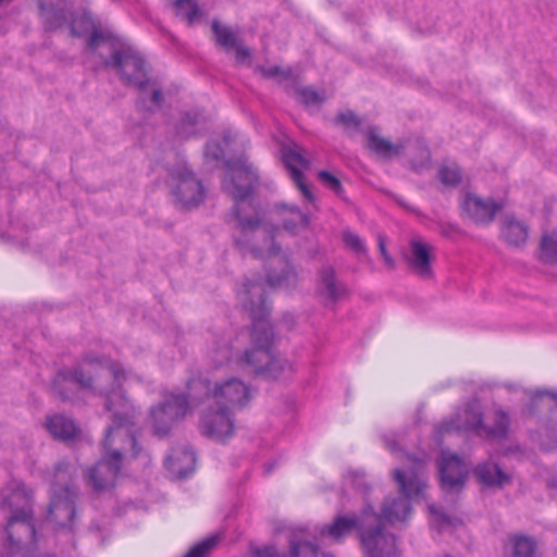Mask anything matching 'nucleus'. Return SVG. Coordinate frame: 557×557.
<instances>
[{"instance_id":"6e6552de","label":"nucleus","mask_w":557,"mask_h":557,"mask_svg":"<svg viewBox=\"0 0 557 557\" xmlns=\"http://www.w3.org/2000/svg\"><path fill=\"white\" fill-rule=\"evenodd\" d=\"M172 194L185 209L198 207L205 199V188L185 166L171 172Z\"/></svg>"},{"instance_id":"aec40b11","label":"nucleus","mask_w":557,"mask_h":557,"mask_svg":"<svg viewBox=\"0 0 557 557\" xmlns=\"http://www.w3.org/2000/svg\"><path fill=\"white\" fill-rule=\"evenodd\" d=\"M428 510L430 515V525L438 532H453L461 524V520L448 517L435 505H429Z\"/></svg>"},{"instance_id":"a878e982","label":"nucleus","mask_w":557,"mask_h":557,"mask_svg":"<svg viewBox=\"0 0 557 557\" xmlns=\"http://www.w3.org/2000/svg\"><path fill=\"white\" fill-rule=\"evenodd\" d=\"M535 552V542L528 536L512 539V557H532Z\"/></svg>"},{"instance_id":"473e14b6","label":"nucleus","mask_w":557,"mask_h":557,"mask_svg":"<svg viewBox=\"0 0 557 557\" xmlns=\"http://www.w3.org/2000/svg\"><path fill=\"white\" fill-rule=\"evenodd\" d=\"M205 154L207 158L220 160L224 156V148L221 144L211 140L206 146Z\"/></svg>"},{"instance_id":"0eeeda50","label":"nucleus","mask_w":557,"mask_h":557,"mask_svg":"<svg viewBox=\"0 0 557 557\" xmlns=\"http://www.w3.org/2000/svg\"><path fill=\"white\" fill-rule=\"evenodd\" d=\"M494 425L490 426L483 422L482 412L476 404L467 405L460 410L455 419L444 421L437 426L438 435L453 432L473 431L481 436L504 437L509 425V418L506 412L496 409L493 412Z\"/></svg>"},{"instance_id":"9b49d317","label":"nucleus","mask_w":557,"mask_h":557,"mask_svg":"<svg viewBox=\"0 0 557 557\" xmlns=\"http://www.w3.org/2000/svg\"><path fill=\"white\" fill-rule=\"evenodd\" d=\"M437 467L443 490H458L465 484L469 473V466L456 454L443 450Z\"/></svg>"},{"instance_id":"f8f14e48","label":"nucleus","mask_w":557,"mask_h":557,"mask_svg":"<svg viewBox=\"0 0 557 557\" xmlns=\"http://www.w3.org/2000/svg\"><path fill=\"white\" fill-rule=\"evenodd\" d=\"M435 247L422 238H412L409 243L406 261L421 277L432 276V262L435 258Z\"/></svg>"},{"instance_id":"a19ab883","label":"nucleus","mask_w":557,"mask_h":557,"mask_svg":"<svg viewBox=\"0 0 557 557\" xmlns=\"http://www.w3.org/2000/svg\"><path fill=\"white\" fill-rule=\"evenodd\" d=\"M230 141H231V134H227L224 136L223 143L225 146H228Z\"/></svg>"},{"instance_id":"bb28decb","label":"nucleus","mask_w":557,"mask_h":557,"mask_svg":"<svg viewBox=\"0 0 557 557\" xmlns=\"http://www.w3.org/2000/svg\"><path fill=\"white\" fill-rule=\"evenodd\" d=\"M220 534H212L190 548L185 557H207L212 548L219 543Z\"/></svg>"},{"instance_id":"6ab92c4d","label":"nucleus","mask_w":557,"mask_h":557,"mask_svg":"<svg viewBox=\"0 0 557 557\" xmlns=\"http://www.w3.org/2000/svg\"><path fill=\"white\" fill-rule=\"evenodd\" d=\"M475 475L479 481L486 486H503L508 476L496 463L484 462L475 468Z\"/></svg>"},{"instance_id":"f3484780","label":"nucleus","mask_w":557,"mask_h":557,"mask_svg":"<svg viewBox=\"0 0 557 557\" xmlns=\"http://www.w3.org/2000/svg\"><path fill=\"white\" fill-rule=\"evenodd\" d=\"M47 431L57 440L69 441L78 434V428L72 419L63 414H50L46 419Z\"/></svg>"},{"instance_id":"f257e3e1","label":"nucleus","mask_w":557,"mask_h":557,"mask_svg":"<svg viewBox=\"0 0 557 557\" xmlns=\"http://www.w3.org/2000/svg\"><path fill=\"white\" fill-rule=\"evenodd\" d=\"M139 377L126 371L117 362L86 356L74 369H62L53 381V391L63 399L75 400L81 397L99 395L104 407L111 413L103 441L104 454L89 470L87 478L94 490L104 491L115 485L123 457L138 456L137 441L132 425L136 409L125 397L122 387L129 386Z\"/></svg>"},{"instance_id":"412c9836","label":"nucleus","mask_w":557,"mask_h":557,"mask_svg":"<svg viewBox=\"0 0 557 557\" xmlns=\"http://www.w3.org/2000/svg\"><path fill=\"white\" fill-rule=\"evenodd\" d=\"M342 239L347 249H349L357 258H368V247L364 240L355 232L345 230L342 234Z\"/></svg>"},{"instance_id":"c9c22d12","label":"nucleus","mask_w":557,"mask_h":557,"mask_svg":"<svg viewBox=\"0 0 557 557\" xmlns=\"http://www.w3.org/2000/svg\"><path fill=\"white\" fill-rule=\"evenodd\" d=\"M377 244H379L380 253H381L385 264L388 268L393 269L395 267V261L392 258V256L387 252L385 239L382 235L377 236Z\"/></svg>"},{"instance_id":"7c9ffc66","label":"nucleus","mask_w":557,"mask_h":557,"mask_svg":"<svg viewBox=\"0 0 557 557\" xmlns=\"http://www.w3.org/2000/svg\"><path fill=\"white\" fill-rule=\"evenodd\" d=\"M299 99L306 106H317L325 100L324 92H319L312 88H301L298 90Z\"/></svg>"},{"instance_id":"9d476101","label":"nucleus","mask_w":557,"mask_h":557,"mask_svg":"<svg viewBox=\"0 0 557 557\" xmlns=\"http://www.w3.org/2000/svg\"><path fill=\"white\" fill-rule=\"evenodd\" d=\"M368 147L376 152L379 156L384 158H393L400 153L403 149H407L409 153L417 152L419 156L418 162H412V168L416 171L421 170L424 165L430 162V151L422 141L409 143L406 147L403 145H393L386 139L380 137L375 128H370L367 134Z\"/></svg>"},{"instance_id":"f704fd0d","label":"nucleus","mask_w":557,"mask_h":557,"mask_svg":"<svg viewBox=\"0 0 557 557\" xmlns=\"http://www.w3.org/2000/svg\"><path fill=\"white\" fill-rule=\"evenodd\" d=\"M261 72L267 77H289L292 75L290 69H281L278 66L262 67Z\"/></svg>"},{"instance_id":"c85d7f7f","label":"nucleus","mask_w":557,"mask_h":557,"mask_svg":"<svg viewBox=\"0 0 557 557\" xmlns=\"http://www.w3.org/2000/svg\"><path fill=\"white\" fill-rule=\"evenodd\" d=\"M318 180L324 187L329 188L336 195H342V193H343L342 183H341L339 178L336 175H334L333 173H331L329 171H320L318 173Z\"/></svg>"},{"instance_id":"b1692460","label":"nucleus","mask_w":557,"mask_h":557,"mask_svg":"<svg viewBox=\"0 0 557 557\" xmlns=\"http://www.w3.org/2000/svg\"><path fill=\"white\" fill-rule=\"evenodd\" d=\"M200 115L198 113H185L176 127V135L181 138H187L198 132Z\"/></svg>"},{"instance_id":"423d86ee","label":"nucleus","mask_w":557,"mask_h":557,"mask_svg":"<svg viewBox=\"0 0 557 557\" xmlns=\"http://www.w3.org/2000/svg\"><path fill=\"white\" fill-rule=\"evenodd\" d=\"M71 32L75 36L90 35L88 53L95 60V66H113L122 78L134 85L144 94L149 81L146 76L145 63L139 53L124 39L103 30L96 25L91 15L82 12L71 22Z\"/></svg>"},{"instance_id":"1a4fd4ad","label":"nucleus","mask_w":557,"mask_h":557,"mask_svg":"<svg viewBox=\"0 0 557 557\" xmlns=\"http://www.w3.org/2000/svg\"><path fill=\"white\" fill-rule=\"evenodd\" d=\"M205 404L208 409L200 420L201 432L216 442H224L234 433V411L211 403Z\"/></svg>"},{"instance_id":"20e7f679","label":"nucleus","mask_w":557,"mask_h":557,"mask_svg":"<svg viewBox=\"0 0 557 557\" xmlns=\"http://www.w3.org/2000/svg\"><path fill=\"white\" fill-rule=\"evenodd\" d=\"M67 478H70V465H58L48 515L39 529L30 521V494L22 482L13 480L9 483L0 499V507H7L12 512L5 527V549L10 557L18 553H23V557H51L35 554L36 544L44 528L72 530L75 518V492L66 483Z\"/></svg>"},{"instance_id":"c03bdc74","label":"nucleus","mask_w":557,"mask_h":557,"mask_svg":"<svg viewBox=\"0 0 557 557\" xmlns=\"http://www.w3.org/2000/svg\"><path fill=\"white\" fill-rule=\"evenodd\" d=\"M324 557H332V556L326 555V556H324Z\"/></svg>"},{"instance_id":"72a5a7b5","label":"nucleus","mask_w":557,"mask_h":557,"mask_svg":"<svg viewBox=\"0 0 557 557\" xmlns=\"http://www.w3.org/2000/svg\"><path fill=\"white\" fill-rule=\"evenodd\" d=\"M346 482L358 491H362L366 487L364 475L360 472H350L346 476Z\"/></svg>"},{"instance_id":"37998d69","label":"nucleus","mask_w":557,"mask_h":557,"mask_svg":"<svg viewBox=\"0 0 557 557\" xmlns=\"http://www.w3.org/2000/svg\"><path fill=\"white\" fill-rule=\"evenodd\" d=\"M49 23H51V26H55L59 24V21H53V20H50L48 21Z\"/></svg>"},{"instance_id":"7ed1b4c3","label":"nucleus","mask_w":557,"mask_h":557,"mask_svg":"<svg viewBox=\"0 0 557 557\" xmlns=\"http://www.w3.org/2000/svg\"><path fill=\"white\" fill-rule=\"evenodd\" d=\"M258 181V174L248 160L240 157L226 162V175L223 188L234 198L233 215L236 220L233 239L243 253H251L260 259H273L283 265V273H269L265 284L269 287H287L296 280L295 271L289 267L286 256L275 245L277 230L264 226L251 202L250 195Z\"/></svg>"},{"instance_id":"393cba45","label":"nucleus","mask_w":557,"mask_h":557,"mask_svg":"<svg viewBox=\"0 0 557 557\" xmlns=\"http://www.w3.org/2000/svg\"><path fill=\"white\" fill-rule=\"evenodd\" d=\"M541 259L546 262H557V232L543 235Z\"/></svg>"},{"instance_id":"4be33fe9","label":"nucleus","mask_w":557,"mask_h":557,"mask_svg":"<svg viewBox=\"0 0 557 557\" xmlns=\"http://www.w3.org/2000/svg\"><path fill=\"white\" fill-rule=\"evenodd\" d=\"M174 5L176 15L186 20L189 25L198 21L200 12L195 0H175Z\"/></svg>"},{"instance_id":"4468645a","label":"nucleus","mask_w":557,"mask_h":557,"mask_svg":"<svg viewBox=\"0 0 557 557\" xmlns=\"http://www.w3.org/2000/svg\"><path fill=\"white\" fill-rule=\"evenodd\" d=\"M283 161L287 170L289 171L293 181L301 191L302 196L306 199L311 200L312 194L309 190L308 186L305 184L302 176V172L307 170L309 166L308 161L302 157L298 149L284 150Z\"/></svg>"},{"instance_id":"e433bc0d","label":"nucleus","mask_w":557,"mask_h":557,"mask_svg":"<svg viewBox=\"0 0 557 557\" xmlns=\"http://www.w3.org/2000/svg\"><path fill=\"white\" fill-rule=\"evenodd\" d=\"M337 121L347 127L359 125L358 117L351 111H347V112H343V113L338 114Z\"/></svg>"},{"instance_id":"c756f323","label":"nucleus","mask_w":557,"mask_h":557,"mask_svg":"<svg viewBox=\"0 0 557 557\" xmlns=\"http://www.w3.org/2000/svg\"><path fill=\"white\" fill-rule=\"evenodd\" d=\"M440 180L446 186H455L460 182V171L456 165L443 166L440 170Z\"/></svg>"},{"instance_id":"5701e85b","label":"nucleus","mask_w":557,"mask_h":557,"mask_svg":"<svg viewBox=\"0 0 557 557\" xmlns=\"http://www.w3.org/2000/svg\"><path fill=\"white\" fill-rule=\"evenodd\" d=\"M212 30L216 42L227 51L232 50L238 42L236 34L216 21L212 23Z\"/></svg>"},{"instance_id":"58836bf2","label":"nucleus","mask_w":557,"mask_h":557,"mask_svg":"<svg viewBox=\"0 0 557 557\" xmlns=\"http://www.w3.org/2000/svg\"><path fill=\"white\" fill-rule=\"evenodd\" d=\"M383 440H384V443H385L387 449L391 453L396 454L399 451L400 441L398 438V435H396V434L384 435Z\"/></svg>"},{"instance_id":"a211bd4d","label":"nucleus","mask_w":557,"mask_h":557,"mask_svg":"<svg viewBox=\"0 0 557 557\" xmlns=\"http://www.w3.org/2000/svg\"><path fill=\"white\" fill-rule=\"evenodd\" d=\"M502 236L509 245L519 247L527 242L529 231L522 222L507 216L502 225Z\"/></svg>"},{"instance_id":"2f4dec72","label":"nucleus","mask_w":557,"mask_h":557,"mask_svg":"<svg viewBox=\"0 0 557 557\" xmlns=\"http://www.w3.org/2000/svg\"><path fill=\"white\" fill-rule=\"evenodd\" d=\"M62 0H39V9L41 14L49 20L50 15L59 17V7Z\"/></svg>"},{"instance_id":"39448f33","label":"nucleus","mask_w":557,"mask_h":557,"mask_svg":"<svg viewBox=\"0 0 557 557\" xmlns=\"http://www.w3.org/2000/svg\"><path fill=\"white\" fill-rule=\"evenodd\" d=\"M250 398L249 386L238 379L230 377L211 382L205 377H193L187 384L186 395L168 393L160 405L151 408L150 423L154 434L162 436L168 434L193 406L211 403L234 411L244 407Z\"/></svg>"},{"instance_id":"4c0bfd02","label":"nucleus","mask_w":557,"mask_h":557,"mask_svg":"<svg viewBox=\"0 0 557 557\" xmlns=\"http://www.w3.org/2000/svg\"><path fill=\"white\" fill-rule=\"evenodd\" d=\"M232 50H235L236 61L238 63H242V64L249 63L250 57H251L249 49H247L246 47H244L237 42L236 46Z\"/></svg>"},{"instance_id":"ea45409f","label":"nucleus","mask_w":557,"mask_h":557,"mask_svg":"<svg viewBox=\"0 0 557 557\" xmlns=\"http://www.w3.org/2000/svg\"><path fill=\"white\" fill-rule=\"evenodd\" d=\"M150 102L151 106L149 107V110H153L154 108H158L161 104V92L156 88L151 89Z\"/></svg>"},{"instance_id":"2eb2a0df","label":"nucleus","mask_w":557,"mask_h":557,"mask_svg":"<svg viewBox=\"0 0 557 557\" xmlns=\"http://www.w3.org/2000/svg\"><path fill=\"white\" fill-rule=\"evenodd\" d=\"M319 294L326 306L334 305L347 294L346 286L336 280L335 272L330 267L322 269L320 273Z\"/></svg>"},{"instance_id":"cd10ccee","label":"nucleus","mask_w":557,"mask_h":557,"mask_svg":"<svg viewBox=\"0 0 557 557\" xmlns=\"http://www.w3.org/2000/svg\"><path fill=\"white\" fill-rule=\"evenodd\" d=\"M290 220H285L284 227L290 232H297V230L306 227L309 223L308 216L299 211L296 207H290Z\"/></svg>"},{"instance_id":"79ce46f5","label":"nucleus","mask_w":557,"mask_h":557,"mask_svg":"<svg viewBox=\"0 0 557 557\" xmlns=\"http://www.w3.org/2000/svg\"><path fill=\"white\" fill-rule=\"evenodd\" d=\"M12 0H0V8L3 7V5H7L8 3H10Z\"/></svg>"},{"instance_id":"dca6fc26","label":"nucleus","mask_w":557,"mask_h":557,"mask_svg":"<svg viewBox=\"0 0 557 557\" xmlns=\"http://www.w3.org/2000/svg\"><path fill=\"white\" fill-rule=\"evenodd\" d=\"M164 463L173 478L182 479L194 471L196 456L189 448H183L174 450L172 455L166 457Z\"/></svg>"},{"instance_id":"ddd939ff","label":"nucleus","mask_w":557,"mask_h":557,"mask_svg":"<svg viewBox=\"0 0 557 557\" xmlns=\"http://www.w3.org/2000/svg\"><path fill=\"white\" fill-rule=\"evenodd\" d=\"M502 202L483 199L474 194H466L461 200L462 212L475 223L491 222L502 209Z\"/></svg>"},{"instance_id":"f03ea898","label":"nucleus","mask_w":557,"mask_h":557,"mask_svg":"<svg viewBox=\"0 0 557 557\" xmlns=\"http://www.w3.org/2000/svg\"><path fill=\"white\" fill-rule=\"evenodd\" d=\"M237 294L252 319L251 347L239 354L240 337H236L235 343L222 338L209 347V360L215 368L226 367L233 371L262 374L269 379L280 380L290 376L294 366L287 359L274 356L271 350L275 336L272 324L268 320L264 282L245 280Z\"/></svg>"}]
</instances>
